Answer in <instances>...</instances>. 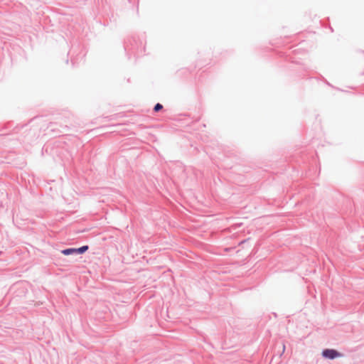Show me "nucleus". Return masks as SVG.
Here are the masks:
<instances>
[{"label": "nucleus", "instance_id": "1", "mask_svg": "<svg viewBox=\"0 0 364 364\" xmlns=\"http://www.w3.org/2000/svg\"><path fill=\"white\" fill-rule=\"evenodd\" d=\"M124 47L129 58L132 54L138 57L144 52V41L139 36H133L127 38Z\"/></svg>", "mask_w": 364, "mask_h": 364}, {"label": "nucleus", "instance_id": "2", "mask_svg": "<svg viewBox=\"0 0 364 364\" xmlns=\"http://www.w3.org/2000/svg\"><path fill=\"white\" fill-rule=\"evenodd\" d=\"M89 249L88 245H82L78 248L69 247L61 250V253L64 255H82Z\"/></svg>", "mask_w": 364, "mask_h": 364}, {"label": "nucleus", "instance_id": "3", "mask_svg": "<svg viewBox=\"0 0 364 364\" xmlns=\"http://www.w3.org/2000/svg\"><path fill=\"white\" fill-rule=\"evenodd\" d=\"M321 355L324 358H326L328 360H334V359H336L337 358H340L343 355L341 353H340L337 350L333 349V348L323 349L322 350Z\"/></svg>", "mask_w": 364, "mask_h": 364}, {"label": "nucleus", "instance_id": "4", "mask_svg": "<svg viewBox=\"0 0 364 364\" xmlns=\"http://www.w3.org/2000/svg\"><path fill=\"white\" fill-rule=\"evenodd\" d=\"M162 109H163V105L161 103L158 102L154 105L153 110L154 112H158L161 111Z\"/></svg>", "mask_w": 364, "mask_h": 364}]
</instances>
